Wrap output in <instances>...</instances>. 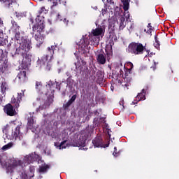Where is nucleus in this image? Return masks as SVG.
Here are the masks:
<instances>
[{
    "instance_id": "32",
    "label": "nucleus",
    "mask_w": 179,
    "mask_h": 179,
    "mask_svg": "<svg viewBox=\"0 0 179 179\" xmlns=\"http://www.w3.org/2000/svg\"><path fill=\"white\" fill-rule=\"evenodd\" d=\"M129 66H130V69H133L134 68V64L131 62L128 63Z\"/></svg>"
},
{
    "instance_id": "5",
    "label": "nucleus",
    "mask_w": 179,
    "mask_h": 179,
    "mask_svg": "<svg viewBox=\"0 0 179 179\" xmlns=\"http://www.w3.org/2000/svg\"><path fill=\"white\" fill-rule=\"evenodd\" d=\"M44 24L43 22H40V24H36L33 27V30L35 31L34 38L36 41V47H40L43 43H44V37L41 36V31L44 30Z\"/></svg>"
},
{
    "instance_id": "17",
    "label": "nucleus",
    "mask_w": 179,
    "mask_h": 179,
    "mask_svg": "<svg viewBox=\"0 0 179 179\" xmlns=\"http://www.w3.org/2000/svg\"><path fill=\"white\" fill-rule=\"evenodd\" d=\"M16 79H19L20 82H26V80H27V77H26V71H22L19 73Z\"/></svg>"
},
{
    "instance_id": "25",
    "label": "nucleus",
    "mask_w": 179,
    "mask_h": 179,
    "mask_svg": "<svg viewBox=\"0 0 179 179\" xmlns=\"http://www.w3.org/2000/svg\"><path fill=\"white\" fill-rule=\"evenodd\" d=\"M154 47L157 48V50H159L160 48V43H159V41L155 38V43H154Z\"/></svg>"
},
{
    "instance_id": "3",
    "label": "nucleus",
    "mask_w": 179,
    "mask_h": 179,
    "mask_svg": "<svg viewBox=\"0 0 179 179\" xmlns=\"http://www.w3.org/2000/svg\"><path fill=\"white\" fill-rule=\"evenodd\" d=\"M32 48L31 41H30V40L22 39L19 47L16 49L15 54L22 55L23 57L22 62H24L26 65H29L30 61H31V55L29 53V51H30Z\"/></svg>"
},
{
    "instance_id": "34",
    "label": "nucleus",
    "mask_w": 179,
    "mask_h": 179,
    "mask_svg": "<svg viewBox=\"0 0 179 179\" xmlns=\"http://www.w3.org/2000/svg\"><path fill=\"white\" fill-rule=\"evenodd\" d=\"M3 1L6 3H8V5H10V0H2Z\"/></svg>"
},
{
    "instance_id": "10",
    "label": "nucleus",
    "mask_w": 179,
    "mask_h": 179,
    "mask_svg": "<svg viewBox=\"0 0 179 179\" xmlns=\"http://www.w3.org/2000/svg\"><path fill=\"white\" fill-rule=\"evenodd\" d=\"M12 27L11 30L13 33H15V37L16 40H20V26L17 24V22L12 21Z\"/></svg>"
},
{
    "instance_id": "9",
    "label": "nucleus",
    "mask_w": 179,
    "mask_h": 179,
    "mask_svg": "<svg viewBox=\"0 0 179 179\" xmlns=\"http://www.w3.org/2000/svg\"><path fill=\"white\" fill-rule=\"evenodd\" d=\"M28 116V128L31 130L32 132L36 131V128H37L38 125L36 123V120H34V113H29Z\"/></svg>"
},
{
    "instance_id": "21",
    "label": "nucleus",
    "mask_w": 179,
    "mask_h": 179,
    "mask_svg": "<svg viewBox=\"0 0 179 179\" xmlns=\"http://www.w3.org/2000/svg\"><path fill=\"white\" fill-rule=\"evenodd\" d=\"M1 93H6V89H8V83L6 81H2L1 84Z\"/></svg>"
},
{
    "instance_id": "33",
    "label": "nucleus",
    "mask_w": 179,
    "mask_h": 179,
    "mask_svg": "<svg viewBox=\"0 0 179 179\" xmlns=\"http://www.w3.org/2000/svg\"><path fill=\"white\" fill-rule=\"evenodd\" d=\"M106 12H107V8L102 9V15H106Z\"/></svg>"
},
{
    "instance_id": "23",
    "label": "nucleus",
    "mask_w": 179,
    "mask_h": 179,
    "mask_svg": "<svg viewBox=\"0 0 179 179\" xmlns=\"http://www.w3.org/2000/svg\"><path fill=\"white\" fill-rule=\"evenodd\" d=\"M11 148H13V143L12 142L8 143L7 145H5L2 147V150H8V149H10Z\"/></svg>"
},
{
    "instance_id": "35",
    "label": "nucleus",
    "mask_w": 179,
    "mask_h": 179,
    "mask_svg": "<svg viewBox=\"0 0 179 179\" xmlns=\"http://www.w3.org/2000/svg\"><path fill=\"white\" fill-rule=\"evenodd\" d=\"M2 37H3V32L2 30H0V38H2Z\"/></svg>"
},
{
    "instance_id": "2",
    "label": "nucleus",
    "mask_w": 179,
    "mask_h": 179,
    "mask_svg": "<svg viewBox=\"0 0 179 179\" xmlns=\"http://www.w3.org/2000/svg\"><path fill=\"white\" fill-rule=\"evenodd\" d=\"M34 162H38V164L41 162V157L36 152L24 156L22 160L10 159L5 155H0V163L2 167H5L6 173L10 176H12L15 167H23V166H27V164H30Z\"/></svg>"
},
{
    "instance_id": "4",
    "label": "nucleus",
    "mask_w": 179,
    "mask_h": 179,
    "mask_svg": "<svg viewBox=\"0 0 179 179\" xmlns=\"http://www.w3.org/2000/svg\"><path fill=\"white\" fill-rule=\"evenodd\" d=\"M4 133L3 139H9L10 141H22L23 139V134L20 132V127H17L15 130H12V128L9 125H6L3 129Z\"/></svg>"
},
{
    "instance_id": "19",
    "label": "nucleus",
    "mask_w": 179,
    "mask_h": 179,
    "mask_svg": "<svg viewBox=\"0 0 179 179\" xmlns=\"http://www.w3.org/2000/svg\"><path fill=\"white\" fill-rule=\"evenodd\" d=\"M96 60L98 64H101V65H104L106 64V55L103 54H99L96 56Z\"/></svg>"
},
{
    "instance_id": "13",
    "label": "nucleus",
    "mask_w": 179,
    "mask_h": 179,
    "mask_svg": "<svg viewBox=\"0 0 179 179\" xmlns=\"http://www.w3.org/2000/svg\"><path fill=\"white\" fill-rule=\"evenodd\" d=\"M125 19H128L127 17H125V15H122L119 17L117 23L119 26V30H124V28L125 27V26H127V20H125Z\"/></svg>"
},
{
    "instance_id": "30",
    "label": "nucleus",
    "mask_w": 179,
    "mask_h": 179,
    "mask_svg": "<svg viewBox=\"0 0 179 179\" xmlns=\"http://www.w3.org/2000/svg\"><path fill=\"white\" fill-rule=\"evenodd\" d=\"M38 12H39L40 14L44 13L45 12V8L41 7Z\"/></svg>"
},
{
    "instance_id": "44",
    "label": "nucleus",
    "mask_w": 179,
    "mask_h": 179,
    "mask_svg": "<svg viewBox=\"0 0 179 179\" xmlns=\"http://www.w3.org/2000/svg\"><path fill=\"white\" fill-rule=\"evenodd\" d=\"M131 104H135V102L133 101Z\"/></svg>"
},
{
    "instance_id": "37",
    "label": "nucleus",
    "mask_w": 179,
    "mask_h": 179,
    "mask_svg": "<svg viewBox=\"0 0 179 179\" xmlns=\"http://www.w3.org/2000/svg\"><path fill=\"white\" fill-rule=\"evenodd\" d=\"M132 27H134V23L130 22L129 30H131V29H132Z\"/></svg>"
},
{
    "instance_id": "28",
    "label": "nucleus",
    "mask_w": 179,
    "mask_h": 179,
    "mask_svg": "<svg viewBox=\"0 0 179 179\" xmlns=\"http://www.w3.org/2000/svg\"><path fill=\"white\" fill-rule=\"evenodd\" d=\"M43 87V85H41V83L40 82H36V89L40 90Z\"/></svg>"
},
{
    "instance_id": "14",
    "label": "nucleus",
    "mask_w": 179,
    "mask_h": 179,
    "mask_svg": "<svg viewBox=\"0 0 179 179\" xmlns=\"http://www.w3.org/2000/svg\"><path fill=\"white\" fill-rule=\"evenodd\" d=\"M122 2L123 3V9L124 10V16L126 17V19H129V12L128 11V9H129V1L122 0Z\"/></svg>"
},
{
    "instance_id": "38",
    "label": "nucleus",
    "mask_w": 179,
    "mask_h": 179,
    "mask_svg": "<svg viewBox=\"0 0 179 179\" xmlns=\"http://www.w3.org/2000/svg\"><path fill=\"white\" fill-rule=\"evenodd\" d=\"M48 1L52 2L53 3H55L58 0H48Z\"/></svg>"
},
{
    "instance_id": "24",
    "label": "nucleus",
    "mask_w": 179,
    "mask_h": 179,
    "mask_svg": "<svg viewBox=\"0 0 179 179\" xmlns=\"http://www.w3.org/2000/svg\"><path fill=\"white\" fill-rule=\"evenodd\" d=\"M57 20H59L60 22H64V24L68 25L69 20H66V18H62L60 15H57Z\"/></svg>"
},
{
    "instance_id": "15",
    "label": "nucleus",
    "mask_w": 179,
    "mask_h": 179,
    "mask_svg": "<svg viewBox=\"0 0 179 179\" xmlns=\"http://www.w3.org/2000/svg\"><path fill=\"white\" fill-rule=\"evenodd\" d=\"M23 96H24V92L23 90H21L20 92L17 93V101H16V99H15V98L12 99V103H13L15 104L14 106L16 108H17V107H19V103H20V101L22 100V98L23 97Z\"/></svg>"
},
{
    "instance_id": "11",
    "label": "nucleus",
    "mask_w": 179,
    "mask_h": 179,
    "mask_svg": "<svg viewBox=\"0 0 179 179\" xmlns=\"http://www.w3.org/2000/svg\"><path fill=\"white\" fill-rule=\"evenodd\" d=\"M92 143L94 146V148H108V144L106 145L103 143V140L101 139V137L98 136L96 137L93 141Z\"/></svg>"
},
{
    "instance_id": "22",
    "label": "nucleus",
    "mask_w": 179,
    "mask_h": 179,
    "mask_svg": "<svg viewBox=\"0 0 179 179\" xmlns=\"http://www.w3.org/2000/svg\"><path fill=\"white\" fill-rule=\"evenodd\" d=\"M75 100H76V95H73L71 97V99L65 105H64L65 110H66L68 108V107L70 106L71 104H72L73 101H75Z\"/></svg>"
},
{
    "instance_id": "45",
    "label": "nucleus",
    "mask_w": 179,
    "mask_h": 179,
    "mask_svg": "<svg viewBox=\"0 0 179 179\" xmlns=\"http://www.w3.org/2000/svg\"><path fill=\"white\" fill-rule=\"evenodd\" d=\"M96 26H97V22H96Z\"/></svg>"
},
{
    "instance_id": "41",
    "label": "nucleus",
    "mask_w": 179,
    "mask_h": 179,
    "mask_svg": "<svg viewBox=\"0 0 179 179\" xmlns=\"http://www.w3.org/2000/svg\"><path fill=\"white\" fill-rule=\"evenodd\" d=\"M147 33H152V29H150V28H149V31H147Z\"/></svg>"
},
{
    "instance_id": "29",
    "label": "nucleus",
    "mask_w": 179,
    "mask_h": 179,
    "mask_svg": "<svg viewBox=\"0 0 179 179\" xmlns=\"http://www.w3.org/2000/svg\"><path fill=\"white\" fill-rule=\"evenodd\" d=\"M83 145H85V141H78V143H76V145H74V146H83Z\"/></svg>"
},
{
    "instance_id": "12",
    "label": "nucleus",
    "mask_w": 179,
    "mask_h": 179,
    "mask_svg": "<svg viewBox=\"0 0 179 179\" xmlns=\"http://www.w3.org/2000/svg\"><path fill=\"white\" fill-rule=\"evenodd\" d=\"M4 113H6L7 115H10V117L16 115V110L14 109L13 106H12L10 103L5 106Z\"/></svg>"
},
{
    "instance_id": "36",
    "label": "nucleus",
    "mask_w": 179,
    "mask_h": 179,
    "mask_svg": "<svg viewBox=\"0 0 179 179\" xmlns=\"http://www.w3.org/2000/svg\"><path fill=\"white\" fill-rule=\"evenodd\" d=\"M80 150H87V148H85V146H83L80 148Z\"/></svg>"
},
{
    "instance_id": "42",
    "label": "nucleus",
    "mask_w": 179,
    "mask_h": 179,
    "mask_svg": "<svg viewBox=\"0 0 179 179\" xmlns=\"http://www.w3.org/2000/svg\"><path fill=\"white\" fill-rule=\"evenodd\" d=\"M43 108H45V106L43 108L41 106L39 107V110H43Z\"/></svg>"
},
{
    "instance_id": "26",
    "label": "nucleus",
    "mask_w": 179,
    "mask_h": 179,
    "mask_svg": "<svg viewBox=\"0 0 179 179\" xmlns=\"http://www.w3.org/2000/svg\"><path fill=\"white\" fill-rule=\"evenodd\" d=\"M2 94L0 96V105L5 101V93H1Z\"/></svg>"
},
{
    "instance_id": "1",
    "label": "nucleus",
    "mask_w": 179,
    "mask_h": 179,
    "mask_svg": "<svg viewBox=\"0 0 179 179\" xmlns=\"http://www.w3.org/2000/svg\"><path fill=\"white\" fill-rule=\"evenodd\" d=\"M108 24V21L106 20H102L101 23L98 25L95 29H92L91 34L83 36V38L78 42V45L79 50L85 54L89 51L90 45L97 47L100 44V38H103L106 33V27Z\"/></svg>"
},
{
    "instance_id": "16",
    "label": "nucleus",
    "mask_w": 179,
    "mask_h": 179,
    "mask_svg": "<svg viewBox=\"0 0 179 179\" xmlns=\"http://www.w3.org/2000/svg\"><path fill=\"white\" fill-rule=\"evenodd\" d=\"M55 146L57 148V149L62 150V149H66L67 148H69L70 145L68 141H64L60 144L58 143H55Z\"/></svg>"
},
{
    "instance_id": "8",
    "label": "nucleus",
    "mask_w": 179,
    "mask_h": 179,
    "mask_svg": "<svg viewBox=\"0 0 179 179\" xmlns=\"http://www.w3.org/2000/svg\"><path fill=\"white\" fill-rule=\"evenodd\" d=\"M145 48L141 43H131L129 45L127 51L135 55H139V54H143Z\"/></svg>"
},
{
    "instance_id": "40",
    "label": "nucleus",
    "mask_w": 179,
    "mask_h": 179,
    "mask_svg": "<svg viewBox=\"0 0 179 179\" xmlns=\"http://www.w3.org/2000/svg\"><path fill=\"white\" fill-rule=\"evenodd\" d=\"M110 90L112 92H114V86H110Z\"/></svg>"
},
{
    "instance_id": "27",
    "label": "nucleus",
    "mask_w": 179,
    "mask_h": 179,
    "mask_svg": "<svg viewBox=\"0 0 179 179\" xmlns=\"http://www.w3.org/2000/svg\"><path fill=\"white\" fill-rule=\"evenodd\" d=\"M113 155L115 157H118V156H120V152H117V147H115L114 148V152L113 153Z\"/></svg>"
},
{
    "instance_id": "31",
    "label": "nucleus",
    "mask_w": 179,
    "mask_h": 179,
    "mask_svg": "<svg viewBox=\"0 0 179 179\" xmlns=\"http://www.w3.org/2000/svg\"><path fill=\"white\" fill-rule=\"evenodd\" d=\"M158 63H156V62H154V66H151V68L153 69V71L156 70V65H157Z\"/></svg>"
},
{
    "instance_id": "46",
    "label": "nucleus",
    "mask_w": 179,
    "mask_h": 179,
    "mask_svg": "<svg viewBox=\"0 0 179 179\" xmlns=\"http://www.w3.org/2000/svg\"><path fill=\"white\" fill-rule=\"evenodd\" d=\"M48 155H50V152H49V153Z\"/></svg>"
},
{
    "instance_id": "18",
    "label": "nucleus",
    "mask_w": 179,
    "mask_h": 179,
    "mask_svg": "<svg viewBox=\"0 0 179 179\" xmlns=\"http://www.w3.org/2000/svg\"><path fill=\"white\" fill-rule=\"evenodd\" d=\"M40 164L41 165H39V169H38L39 173H45V171H47V169H48V165H45V163H44V161L41 159L40 161Z\"/></svg>"
},
{
    "instance_id": "47",
    "label": "nucleus",
    "mask_w": 179,
    "mask_h": 179,
    "mask_svg": "<svg viewBox=\"0 0 179 179\" xmlns=\"http://www.w3.org/2000/svg\"><path fill=\"white\" fill-rule=\"evenodd\" d=\"M39 1H43V0H39Z\"/></svg>"
},
{
    "instance_id": "7",
    "label": "nucleus",
    "mask_w": 179,
    "mask_h": 179,
    "mask_svg": "<svg viewBox=\"0 0 179 179\" xmlns=\"http://www.w3.org/2000/svg\"><path fill=\"white\" fill-rule=\"evenodd\" d=\"M55 48H57V45L48 47V50L50 54L43 56L41 58V63L42 64V65H45L46 64V69H48V71H50V68H51V64H50V62H51V59H52V55H54V50H55Z\"/></svg>"
},
{
    "instance_id": "20",
    "label": "nucleus",
    "mask_w": 179,
    "mask_h": 179,
    "mask_svg": "<svg viewBox=\"0 0 179 179\" xmlns=\"http://www.w3.org/2000/svg\"><path fill=\"white\" fill-rule=\"evenodd\" d=\"M145 94H146V90L145 89H143L141 93H138L136 96L138 101H141V100H146Z\"/></svg>"
},
{
    "instance_id": "43",
    "label": "nucleus",
    "mask_w": 179,
    "mask_h": 179,
    "mask_svg": "<svg viewBox=\"0 0 179 179\" xmlns=\"http://www.w3.org/2000/svg\"><path fill=\"white\" fill-rule=\"evenodd\" d=\"M108 136H109V138H110V136H111V135L108 133Z\"/></svg>"
},
{
    "instance_id": "39",
    "label": "nucleus",
    "mask_w": 179,
    "mask_h": 179,
    "mask_svg": "<svg viewBox=\"0 0 179 179\" xmlns=\"http://www.w3.org/2000/svg\"><path fill=\"white\" fill-rule=\"evenodd\" d=\"M3 22L0 20V27H2Z\"/></svg>"
},
{
    "instance_id": "6",
    "label": "nucleus",
    "mask_w": 179,
    "mask_h": 179,
    "mask_svg": "<svg viewBox=\"0 0 179 179\" xmlns=\"http://www.w3.org/2000/svg\"><path fill=\"white\" fill-rule=\"evenodd\" d=\"M46 89H48V92H45V96H47L48 104H51V103H52V99L54 97V91L55 90V89H58V90L61 89L59 87V83L55 82L52 83L50 81V83L46 85Z\"/></svg>"
}]
</instances>
